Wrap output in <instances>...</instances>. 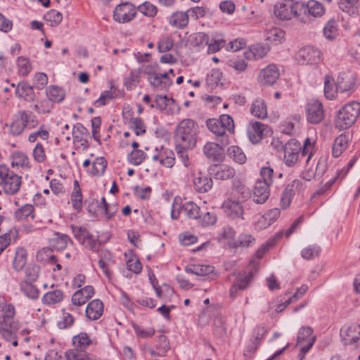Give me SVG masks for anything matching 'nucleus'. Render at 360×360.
I'll use <instances>...</instances> for the list:
<instances>
[{
  "label": "nucleus",
  "mask_w": 360,
  "mask_h": 360,
  "mask_svg": "<svg viewBox=\"0 0 360 360\" xmlns=\"http://www.w3.org/2000/svg\"><path fill=\"white\" fill-rule=\"evenodd\" d=\"M206 126L214 136L217 142L222 146L230 143V136L235 132L233 119L227 114H223L219 119L209 118L206 120Z\"/></svg>",
  "instance_id": "nucleus-1"
},
{
  "label": "nucleus",
  "mask_w": 360,
  "mask_h": 360,
  "mask_svg": "<svg viewBox=\"0 0 360 360\" xmlns=\"http://www.w3.org/2000/svg\"><path fill=\"white\" fill-rule=\"evenodd\" d=\"M198 128L194 120L184 119L176 127L175 140L178 153L186 149H192L195 146Z\"/></svg>",
  "instance_id": "nucleus-2"
},
{
  "label": "nucleus",
  "mask_w": 360,
  "mask_h": 360,
  "mask_svg": "<svg viewBox=\"0 0 360 360\" xmlns=\"http://www.w3.org/2000/svg\"><path fill=\"white\" fill-rule=\"evenodd\" d=\"M73 349L65 352L66 360H90V337L84 332H81L72 337Z\"/></svg>",
  "instance_id": "nucleus-3"
},
{
  "label": "nucleus",
  "mask_w": 360,
  "mask_h": 360,
  "mask_svg": "<svg viewBox=\"0 0 360 360\" xmlns=\"http://www.w3.org/2000/svg\"><path fill=\"white\" fill-rule=\"evenodd\" d=\"M360 114V103L352 101L345 104L338 112L335 126L340 131L351 127Z\"/></svg>",
  "instance_id": "nucleus-4"
},
{
  "label": "nucleus",
  "mask_w": 360,
  "mask_h": 360,
  "mask_svg": "<svg viewBox=\"0 0 360 360\" xmlns=\"http://www.w3.org/2000/svg\"><path fill=\"white\" fill-rule=\"evenodd\" d=\"M22 184L20 176L11 170L6 165H0V187L7 195L17 193Z\"/></svg>",
  "instance_id": "nucleus-5"
},
{
  "label": "nucleus",
  "mask_w": 360,
  "mask_h": 360,
  "mask_svg": "<svg viewBox=\"0 0 360 360\" xmlns=\"http://www.w3.org/2000/svg\"><path fill=\"white\" fill-rule=\"evenodd\" d=\"M300 8H302L300 1L283 0L274 6V13L279 20H290L293 16L300 15Z\"/></svg>",
  "instance_id": "nucleus-6"
},
{
  "label": "nucleus",
  "mask_w": 360,
  "mask_h": 360,
  "mask_svg": "<svg viewBox=\"0 0 360 360\" xmlns=\"http://www.w3.org/2000/svg\"><path fill=\"white\" fill-rule=\"evenodd\" d=\"M40 268L35 264H30L25 269V278L20 283V290L22 292H39L37 281Z\"/></svg>",
  "instance_id": "nucleus-7"
},
{
  "label": "nucleus",
  "mask_w": 360,
  "mask_h": 360,
  "mask_svg": "<svg viewBox=\"0 0 360 360\" xmlns=\"http://www.w3.org/2000/svg\"><path fill=\"white\" fill-rule=\"evenodd\" d=\"M300 143L295 139H290L284 146V163L289 167H295L300 160Z\"/></svg>",
  "instance_id": "nucleus-8"
},
{
  "label": "nucleus",
  "mask_w": 360,
  "mask_h": 360,
  "mask_svg": "<svg viewBox=\"0 0 360 360\" xmlns=\"http://www.w3.org/2000/svg\"><path fill=\"white\" fill-rule=\"evenodd\" d=\"M136 14L135 6L130 2L118 4L113 11V18L119 23L130 22Z\"/></svg>",
  "instance_id": "nucleus-9"
},
{
  "label": "nucleus",
  "mask_w": 360,
  "mask_h": 360,
  "mask_svg": "<svg viewBox=\"0 0 360 360\" xmlns=\"http://www.w3.org/2000/svg\"><path fill=\"white\" fill-rule=\"evenodd\" d=\"M305 110L307 120L312 124H319L324 118L323 105L317 100H310L306 105Z\"/></svg>",
  "instance_id": "nucleus-10"
},
{
  "label": "nucleus",
  "mask_w": 360,
  "mask_h": 360,
  "mask_svg": "<svg viewBox=\"0 0 360 360\" xmlns=\"http://www.w3.org/2000/svg\"><path fill=\"white\" fill-rule=\"evenodd\" d=\"M248 136L252 143H259L264 136L271 134L270 128L260 122H251L247 129Z\"/></svg>",
  "instance_id": "nucleus-11"
},
{
  "label": "nucleus",
  "mask_w": 360,
  "mask_h": 360,
  "mask_svg": "<svg viewBox=\"0 0 360 360\" xmlns=\"http://www.w3.org/2000/svg\"><path fill=\"white\" fill-rule=\"evenodd\" d=\"M321 51L312 46L300 49L296 55L297 61L302 64H315L321 60Z\"/></svg>",
  "instance_id": "nucleus-12"
},
{
  "label": "nucleus",
  "mask_w": 360,
  "mask_h": 360,
  "mask_svg": "<svg viewBox=\"0 0 360 360\" xmlns=\"http://www.w3.org/2000/svg\"><path fill=\"white\" fill-rule=\"evenodd\" d=\"M221 208L226 215L231 219H245L244 207L239 201L228 199L223 202Z\"/></svg>",
  "instance_id": "nucleus-13"
},
{
  "label": "nucleus",
  "mask_w": 360,
  "mask_h": 360,
  "mask_svg": "<svg viewBox=\"0 0 360 360\" xmlns=\"http://www.w3.org/2000/svg\"><path fill=\"white\" fill-rule=\"evenodd\" d=\"M352 84H349L348 86H343L340 79H338V83L335 84L334 83L333 79L329 75H326L324 77V94L325 96L332 100L335 97V95L338 91L345 92L351 89Z\"/></svg>",
  "instance_id": "nucleus-14"
},
{
  "label": "nucleus",
  "mask_w": 360,
  "mask_h": 360,
  "mask_svg": "<svg viewBox=\"0 0 360 360\" xmlns=\"http://www.w3.org/2000/svg\"><path fill=\"white\" fill-rule=\"evenodd\" d=\"M170 349V345L167 338L164 335L158 336L154 347L145 346V351L152 356H164Z\"/></svg>",
  "instance_id": "nucleus-15"
},
{
  "label": "nucleus",
  "mask_w": 360,
  "mask_h": 360,
  "mask_svg": "<svg viewBox=\"0 0 360 360\" xmlns=\"http://www.w3.org/2000/svg\"><path fill=\"white\" fill-rule=\"evenodd\" d=\"M342 342L345 345H354L360 340V325L352 324L340 330Z\"/></svg>",
  "instance_id": "nucleus-16"
},
{
  "label": "nucleus",
  "mask_w": 360,
  "mask_h": 360,
  "mask_svg": "<svg viewBox=\"0 0 360 360\" xmlns=\"http://www.w3.org/2000/svg\"><path fill=\"white\" fill-rule=\"evenodd\" d=\"M302 8H300V15L308 13L314 18H320L326 13V8L323 4L316 0H309L306 4L301 2Z\"/></svg>",
  "instance_id": "nucleus-17"
},
{
  "label": "nucleus",
  "mask_w": 360,
  "mask_h": 360,
  "mask_svg": "<svg viewBox=\"0 0 360 360\" xmlns=\"http://www.w3.org/2000/svg\"><path fill=\"white\" fill-rule=\"evenodd\" d=\"M279 75L278 68L275 65H269L260 71L258 80L262 85H272L277 81Z\"/></svg>",
  "instance_id": "nucleus-18"
},
{
  "label": "nucleus",
  "mask_w": 360,
  "mask_h": 360,
  "mask_svg": "<svg viewBox=\"0 0 360 360\" xmlns=\"http://www.w3.org/2000/svg\"><path fill=\"white\" fill-rule=\"evenodd\" d=\"M72 136L74 143L77 148H82L84 150L88 149L89 146L87 140L88 131L82 124L77 123L74 126Z\"/></svg>",
  "instance_id": "nucleus-19"
},
{
  "label": "nucleus",
  "mask_w": 360,
  "mask_h": 360,
  "mask_svg": "<svg viewBox=\"0 0 360 360\" xmlns=\"http://www.w3.org/2000/svg\"><path fill=\"white\" fill-rule=\"evenodd\" d=\"M208 171L211 176L219 180H226L233 178L236 174L235 169L227 165H214Z\"/></svg>",
  "instance_id": "nucleus-20"
},
{
  "label": "nucleus",
  "mask_w": 360,
  "mask_h": 360,
  "mask_svg": "<svg viewBox=\"0 0 360 360\" xmlns=\"http://www.w3.org/2000/svg\"><path fill=\"white\" fill-rule=\"evenodd\" d=\"M220 143L208 142L203 147L206 157L213 161H221L224 158V147Z\"/></svg>",
  "instance_id": "nucleus-21"
},
{
  "label": "nucleus",
  "mask_w": 360,
  "mask_h": 360,
  "mask_svg": "<svg viewBox=\"0 0 360 360\" xmlns=\"http://www.w3.org/2000/svg\"><path fill=\"white\" fill-rule=\"evenodd\" d=\"M220 305L211 306L207 307L204 312L210 314L214 311L216 314H213L214 316V333L220 338L224 337L226 335V328L224 326V322L221 317L218 313L219 309H220Z\"/></svg>",
  "instance_id": "nucleus-22"
},
{
  "label": "nucleus",
  "mask_w": 360,
  "mask_h": 360,
  "mask_svg": "<svg viewBox=\"0 0 360 360\" xmlns=\"http://www.w3.org/2000/svg\"><path fill=\"white\" fill-rule=\"evenodd\" d=\"M270 185L266 183L257 181L254 188L253 202L257 204H263L269 198L270 195Z\"/></svg>",
  "instance_id": "nucleus-23"
},
{
  "label": "nucleus",
  "mask_w": 360,
  "mask_h": 360,
  "mask_svg": "<svg viewBox=\"0 0 360 360\" xmlns=\"http://www.w3.org/2000/svg\"><path fill=\"white\" fill-rule=\"evenodd\" d=\"M75 239L85 248L90 247V232L88 226L71 225Z\"/></svg>",
  "instance_id": "nucleus-24"
},
{
  "label": "nucleus",
  "mask_w": 360,
  "mask_h": 360,
  "mask_svg": "<svg viewBox=\"0 0 360 360\" xmlns=\"http://www.w3.org/2000/svg\"><path fill=\"white\" fill-rule=\"evenodd\" d=\"M96 203L98 205V210H95L94 213L91 212V215L98 217L100 214H104L108 220L111 219L117 212L115 206H110L105 200L104 197L101 199V204L98 205V200L94 199L91 200V205Z\"/></svg>",
  "instance_id": "nucleus-25"
},
{
  "label": "nucleus",
  "mask_w": 360,
  "mask_h": 360,
  "mask_svg": "<svg viewBox=\"0 0 360 360\" xmlns=\"http://www.w3.org/2000/svg\"><path fill=\"white\" fill-rule=\"evenodd\" d=\"M193 185L198 192L206 193L212 188L213 182L210 176L200 172L193 179Z\"/></svg>",
  "instance_id": "nucleus-26"
},
{
  "label": "nucleus",
  "mask_w": 360,
  "mask_h": 360,
  "mask_svg": "<svg viewBox=\"0 0 360 360\" xmlns=\"http://www.w3.org/2000/svg\"><path fill=\"white\" fill-rule=\"evenodd\" d=\"M15 115L25 129H32L38 124L37 117L32 111L19 110Z\"/></svg>",
  "instance_id": "nucleus-27"
},
{
  "label": "nucleus",
  "mask_w": 360,
  "mask_h": 360,
  "mask_svg": "<svg viewBox=\"0 0 360 360\" xmlns=\"http://www.w3.org/2000/svg\"><path fill=\"white\" fill-rule=\"evenodd\" d=\"M188 14L186 12L176 11L169 18V24L179 29L185 28L188 23Z\"/></svg>",
  "instance_id": "nucleus-28"
},
{
  "label": "nucleus",
  "mask_w": 360,
  "mask_h": 360,
  "mask_svg": "<svg viewBox=\"0 0 360 360\" xmlns=\"http://www.w3.org/2000/svg\"><path fill=\"white\" fill-rule=\"evenodd\" d=\"M15 94L18 97L22 98L27 101H32L35 98L33 87L26 82H20L15 89Z\"/></svg>",
  "instance_id": "nucleus-29"
},
{
  "label": "nucleus",
  "mask_w": 360,
  "mask_h": 360,
  "mask_svg": "<svg viewBox=\"0 0 360 360\" xmlns=\"http://www.w3.org/2000/svg\"><path fill=\"white\" fill-rule=\"evenodd\" d=\"M266 329L264 326H257L253 330L252 338L250 343L247 347V351L249 352H255L257 349V345L263 338Z\"/></svg>",
  "instance_id": "nucleus-30"
},
{
  "label": "nucleus",
  "mask_w": 360,
  "mask_h": 360,
  "mask_svg": "<svg viewBox=\"0 0 360 360\" xmlns=\"http://www.w3.org/2000/svg\"><path fill=\"white\" fill-rule=\"evenodd\" d=\"M339 8L349 15H356L360 8L359 0H340Z\"/></svg>",
  "instance_id": "nucleus-31"
},
{
  "label": "nucleus",
  "mask_w": 360,
  "mask_h": 360,
  "mask_svg": "<svg viewBox=\"0 0 360 360\" xmlns=\"http://www.w3.org/2000/svg\"><path fill=\"white\" fill-rule=\"evenodd\" d=\"M251 114L258 119H264L267 117L266 105L262 98H256L250 108Z\"/></svg>",
  "instance_id": "nucleus-32"
},
{
  "label": "nucleus",
  "mask_w": 360,
  "mask_h": 360,
  "mask_svg": "<svg viewBox=\"0 0 360 360\" xmlns=\"http://www.w3.org/2000/svg\"><path fill=\"white\" fill-rule=\"evenodd\" d=\"M27 251L23 248H18L13 259V267L17 271H21L27 263Z\"/></svg>",
  "instance_id": "nucleus-33"
},
{
  "label": "nucleus",
  "mask_w": 360,
  "mask_h": 360,
  "mask_svg": "<svg viewBox=\"0 0 360 360\" xmlns=\"http://www.w3.org/2000/svg\"><path fill=\"white\" fill-rule=\"evenodd\" d=\"M181 211L191 219H198L200 217V207L191 201L181 204Z\"/></svg>",
  "instance_id": "nucleus-34"
},
{
  "label": "nucleus",
  "mask_w": 360,
  "mask_h": 360,
  "mask_svg": "<svg viewBox=\"0 0 360 360\" xmlns=\"http://www.w3.org/2000/svg\"><path fill=\"white\" fill-rule=\"evenodd\" d=\"M253 277V273L249 272L248 274L241 275L238 277L230 289V292H236L238 290H244L249 285L250 280Z\"/></svg>",
  "instance_id": "nucleus-35"
},
{
  "label": "nucleus",
  "mask_w": 360,
  "mask_h": 360,
  "mask_svg": "<svg viewBox=\"0 0 360 360\" xmlns=\"http://www.w3.org/2000/svg\"><path fill=\"white\" fill-rule=\"evenodd\" d=\"M222 72L218 69H212L207 75L206 85L210 90H213L219 84L222 85L221 82Z\"/></svg>",
  "instance_id": "nucleus-36"
},
{
  "label": "nucleus",
  "mask_w": 360,
  "mask_h": 360,
  "mask_svg": "<svg viewBox=\"0 0 360 360\" xmlns=\"http://www.w3.org/2000/svg\"><path fill=\"white\" fill-rule=\"evenodd\" d=\"M69 242H72V240L68 235L57 233L56 237L49 240V244L54 249L62 250L67 247Z\"/></svg>",
  "instance_id": "nucleus-37"
},
{
  "label": "nucleus",
  "mask_w": 360,
  "mask_h": 360,
  "mask_svg": "<svg viewBox=\"0 0 360 360\" xmlns=\"http://www.w3.org/2000/svg\"><path fill=\"white\" fill-rule=\"evenodd\" d=\"M147 79L150 84L157 89L167 91L169 87V82L162 80L155 72H148Z\"/></svg>",
  "instance_id": "nucleus-38"
},
{
  "label": "nucleus",
  "mask_w": 360,
  "mask_h": 360,
  "mask_svg": "<svg viewBox=\"0 0 360 360\" xmlns=\"http://www.w3.org/2000/svg\"><path fill=\"white\" fill-rule=\"evenodd\" d=\"M348 139L346 135L340 134L335 139L333 147V155L335 158L339 157L342 152L347 148Z\"/></svg>",
  "instance_id": "nucleus-39"
},
{
  "label": "nucleus",
  "mask_w": 360,
  "mask_h": 360,
  "mask_svg": "<svg viewBox=\"0 0 360 360\" xmlns=\"http://www.w3.org/2000/svg\"><path fill=\"white\" fill-rule=\"evenodd\" d=\"M34 210V206L31 204H26L21 207L18 208L14 214V217L18 221H22L31 217L34 219V215L33 214Z\"/></svg>",
  "instance_id": "nucleus-40"
},
{
  "label": "nucleus",
  "mask_w": 360,
  "mask_h": 360,
  "mask_svg": "<svg viewBox=\"0 0 360 360\" xmlns=\"http://www.w3.org/2000/svg\"><path fill=\"white\" fill-rule=\"evenodd\" d=\"M228 155L233 161L238 164H243L246 162V155L243 150L238 146H231L228 148Z\"/></svg>",
  "instance_id": "nucleus-41"
},
{
  "label": "nucleus",
  "mask_w": 360,
  "mask_h": 360,
  "mask_svg": "<svg viewBox=\"0 0 360 360\" xmlns=\"http://www.w3.org/2000/svg\"><path fill=\"white\" fill-rule=\"evenodd\" d=\"M18 330L11 328L9 326H4V328L0 330V337L14 347H16L18 345L15 335Z\"/></svg>",
  "instance_id": "nucleus-42"
},
{
  "label": "nucleus",
  "mask_w": 360,
  "mask_h": 360,
  "mask_svg": "<svg viewBox=\"0 0 360 360\" xmlns=\"http://www.w3.org/2000/svg\"><path fill=\"white\" fill-rule=\"evenodd\" d=\"M36 257L38 262L42 263L50 262L53 264L57 262L56 256L53 254L52 249L49 248H44L39 250Z\"/></svg>",
  "instance_id": "nucleus-43"
},
{
  "label": "nucleus",
  "mask_w": 360,
  "mask_h": 360,
  "mask_svg": "<svg viewBox=\"0 0 360 360\" xmlns=\"http://www.w3.org/2000/svg\"><path fill=\"white\" fill-rule=\"evenodd\" d=\"M302 294H293L290 297H278V304L276 306V311L278 313L282 312L290 304L294 303L300 300Z\"/></svg>",
  "instance_id": "nucleus-44"
},
{
  "label": "nucleus",
  "mask_w": 360,
  "mask_h": 360,
  "mask_svg": "<svg viewBox=\"0 0 360 360\" xmlns=\"http://www.w3.org/2000/svg\"><path fill=\"white\" fill-rule=\"evenodd\" d=\"M46 95L50 101L60 102L65 97V92L63 89L57 86H50L46 89Z\"/></svg>",
  "instance_id": "nucleus-45"
},
{
  "label": "nucleus",
  "mask_w": 360,
  "mask_h": 360,
  "mask_svg": "<svg viewBox=\"0 0 360 360\" xmlns=\"http://www.w3.org/2000/svg\"><path fill=\"white\" fill-rule=\"evenodd\" d=\"M71 201L74 209L79 210L82 206V195L78 181H74V191L72 193Z\"/></svg>",
  "instance_id": "nucleus-46"
},
{
  "label": "nucleus",
  "mask_w": 360,
  "mask_h": 360,
  "mask_svg": "<svg viewBox=\"0 0 360 360\" xmlns=\"http://www.w3.org/2000/svg\"><path fill=\"white\" fill-rule=\"evenodd\" d=\"M214 267L211 265H193L191 267H187L186 271L191 272L193 274L204 276L213 272Z\"/></svg>",
  "instance_id": "nucleus-47"
},
{
  "label": "nucleus",
  "mask_w": 360,
  "mask_h": 360,
  "mask_svg": "<svg viewBox=\"0 0 360 360\" xmlns=\"http://www.w3.org/2000/svg\"><path fill=\"white\" fill-rule=\"evenodd\" d=\"M17 66L18 73L22 77L27 76L32 70V66L30 60L23 56H20L17 59Z\"/></svg>",
  "instance_id": "nucleus-48"
},
{
  "label": "nucleus",
  "mask_w": 360,
  "mask_h": 360,
  "mask_svg": "<svg viewBox=\"0 0 360 360\" xmlns=\"http://www.w3.org/2000/svg\"><path fill=\"white\" fill-rule=\"evenodd\" d=\"M107 160L103 157L96 158L92 164L91 174L101 176L104 174L107 167Z\"/></svg>",
  "instance_id": "nucleus-49"
},
{
  "label": "nucleus",
  "mask_w": 360,
  "mask_h": 360,
  "mask_svg": "<svg viewBox=\"0 0 360 360\" xmlns=\"http://www.w3.org/2000/svg\"><path fill=\"white\" fill-rule=\"evenodd\" d=\"M148 158L142 150H133L127 155L128 161L134 165H139Z\"/></svg>",
  "instance_id": "nucleus-50"
},
{
  "label": "nucleus",
  "mask_w": 360,
  "mask_h": 360,
  "mask_svg": "<svg viewBox=\"0 0 360 360\" xmlns=\"http://www.w3.org/2000/svg\"><path fill=\"white\" fill-rule=\"evenodd\" d=\"M269 51V47L266 45L258 44L254 45L250 49V52L247 53L248 55H253L255 60L262 58Z\"/></svg>",
  "instance_id": "nucleus-51"
},
{
  "label": "nucleus",
  "mask_w": 360,
  "mask_h": 360,
  "mask_svg": "<svg viewBox=\"0 0 360 360\" xmlns=\"http://www.w3.org/2000/svg\"><path fill=\"white\" fill-rule=\"evenodd\" d=\"M44 19L50 22L51 27H56L61 22L63 15L60 12L52 9L44 15Z\"/></svg>",
  "instance_id": "nucleus-52"
},
{
  "label": "nucleus",
  "mask_w": 360,
  "mask_h": 360,
  "mask_svg": "<svg viewBox=\"0 0 360 360\" xmlns=\"http://www.w3.org/2000/svg\"><path fill=\"white\" fill-rule=\"evenodd\" d=\"M321 252V248L316 245H310L301 251L302 257L305 259H313L318 257Z\"/></svg>",
  "instance_id": "nucleus-53"
},
{
  "label": "nucleus",
  "mask_w": 360,
  "mask_h": 360,
  "mask_svg": "<svg viewBox=\"0 0 360 360\" xmlns=\"http://www.w3.org/2000/svg\"><path fill=\"white\" fill-rule=\"evenodd\" d=\"M255 243V238L250 234H241L239 236L238 239L234 243V248H249L254 245Z\"/></svg>",
  "instance_id": "nucleus-54"
},
{
  "label": "nucleus",
  "mask_w": 360,
  "mask_h": 360,
  "mask_svg": "<svg viewBox=\"0 0 360 360\" xmlns=\"http://www.w3.org/2000/svg\"><path fill=\"white\" fill-rule=\"evenodd\" d=\"M136 10L147 17H154L158 12L157 7L148 1L139 5Z\"/></svg>",
  "instance_id": "nucleus-55"
},
{
  "label": "nucleus",
  "mask_w": 360,
  "mask_h": 360,
  "mask_svg": "<svg viewBox=\"0 0 360 360\" xmlns=\"http://www.w3.org/2000/svg\"><path fill=\"white\" fill-rule=\"evenodd\" d=\"M129 124L130 127L134 129L137 136L146 133V126L140 117H131L129 122Z\"/></svg>",
  "instance_id": "nucleus-56"
},
{
  "label": "nucleus",
  "mask_w": 360,
  "mask_h": 360,
  "mask_svg": "<svg viewBox=\"0 0 360 360\" xmlns=\"http://www.w3.org/2000/svg\"><path fill=\"white\" fill-rule=\"evenodd\" d=\"M104 310V305L101 300L95 299L91 300V320L98 319L103 314Z\"/></svg>",
  "instance_id": "nucleus-57"
},
{
  "label": "nucleus",
  "mask_w": 360,
  "mask_h": 360,
  "mask_svg": "<svg viewBox=\"0 0 360 360\" xmlns=\"http://www.w3.org/2000/svg\"><path fill=\"white\" fill-rule=\"evenodd\" d=\"M133 328L135 331L136 335L138 338H148L152 337L155 333V330L152 327H148L144 328L136 323H133Z\"/></svg>",
  "instance_id": "nucleus-58"
},
{
  "label": "nucleus",
  "mask_w": 360,
  "mask_h": 360,
  "mask_svg": "<svg viewBox=\"0 0 360 360\" xmlns=\"http://www.w3.org/2000/svg\"><path fill=\"white\" fill-rule=\"evenodd\" d=\"M198 220L202 226H208L215 224L217 217L214 212H207L203 214L200 212V217Z\"/></svg>",
  "instance_id": "nucleus-59"
},
{
  "label": "nucleus",
  "mask_w": 360,
  "mask_h": 360,
  "mask_svg": "<svg viewBox=\"0 0 360 360\" xmlns=\"http://www.w3.org/2000/svg\"><path fill=\"white\" fill-rule=\"evenodd\" d=\"M311 338H316L315 335H313L312 329L310 327H302L297 333V344L304 343Z\"/></svg>",
  "instance_id": "nucleus-60"
},
{
  "label": "nucleus",
  "mask_w": 360,
  "mask_h": 360,
  "mask_svg": "<svg viewBox=\"0 0 360 360\" xmlns=\"http://www.w3.org/2000/svg\"><path fill=\"white\" fill-rule=\"evenodd\" d=\"M337 31V23L334 19L328 20L323 30L326 38L329 39H333L335 37Z\"/></svg>",
  "instance_id": "nucleus-61"
},
{
  "label": "nucleus",
  "mask_w": 360,
  "mask_h": 360,
  "mask_svg": "<svg viewBox=\"0 0 360 360\" xmlns=\"http://www.w3.org/2000/svg\"><path fill=\"white\" fill-rule=\"evenodd\" d=\"M140 82L139 73L136 71H131L129 75L124 79V85L129 90L134 89Z\"/></svg>",
  "instance_id": "nucleus-62"
},
{
  "label": "nucleus",
  "mask_w": 360,
  "mask_h": 360,
  "mask_svg": "<svg viewBox=\"0 0 360 360\" xmlns=\"http://www.w3.org/2000/svg\"><path fill=\"white\" fill-rule=\"evenodd\" d=\"M174 39L170 37H166L160 39L157 49L160 53H165L172 49L174 46Z\"/></svg>",
  "instance_id": "nucleus-63"
},
{
  "label": "nucleus",
  "mask_w": 360,
  "mask_h": 360,
  "mask_svg": "<svg viewBox=\"0 0 360 360\" xmlns=\"http://www.w3.org/2000/svg\"><path fill=\"white\" fill-rule=\"evenodd\" d=\"M221 236L224 239L227 240L228 245L230 248H234V243L236 242V240L235 239L236 231L232 227H224L221 232Z\"/></svg>",
  "instance_id": "nucleus-64"
}]
</instances>
